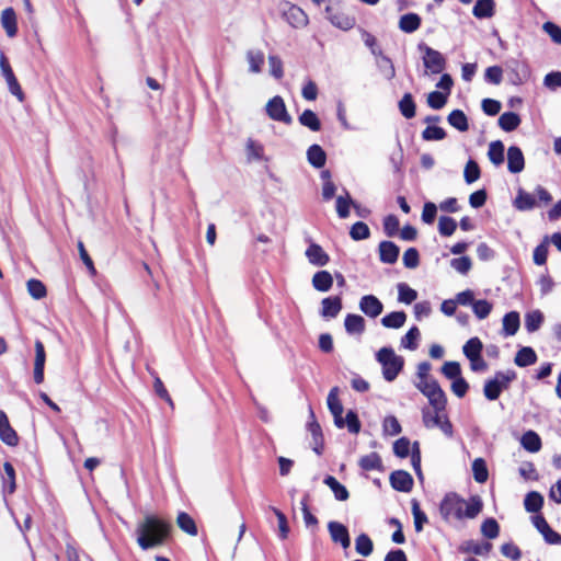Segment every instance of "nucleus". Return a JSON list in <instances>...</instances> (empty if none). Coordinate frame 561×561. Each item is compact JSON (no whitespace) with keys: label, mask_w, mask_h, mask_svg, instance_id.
<instances>
[{"label":"nucleus","mask_w":561,"mask_h":561,"mask_svg":"<svg viewBox=\"0 0 561 561\" xmlns=\"http://www.w3.org/2000/svg\"><path fill=\"white\" fill-rule=\"evenodd\" d=\"M389 480L391 486L399 492H410L413 488V478L404 470L393 471Z\"/></svg>","instance_id":"15"},{"label":"nucleus","mask_w":561,"mask_h":561,"mask_svg":"<svg viewBox=\"0 0 561 561\" xmlns=\"http://www.w3.org/2000/svg\"><path fill=\"white\" fill-rule=\"evenodd\" d=\"M420 330L417 327H412L401 339V346L411 351L417 348V340L420 339Z\"/></svg>","instance_id":"52"},{"label":"nucleus","mask_w":561,"mask_h":561,"mask_svg":"<svg viewBox=\"0 0 561 561\" xmlns=\"http://www.w3.org/2000/svg\"><path fill=\"white\" fill-rule=\"evenodd\" d=\"M171 524L154 514H147L137 524V543L142 550L162 546L170 536Z\"/></svg>","instance_id":"2"},{"label":"nucleus","mask_w":561,"mask_h":561,"mask_svg":"<svg viewBox=\"0 0 561 561\" xmlns=\"http://www.w3.org/2000/svg\"><path fill=\"white\" fill-rule=\"evenodd\" d=\"M339 388L333 387L327 399L328 408L332 415H337L343 413V405L337 397Z\"/></svg>","instance_id":"59"},{"label":"nucleus","mask_w":561,"mask_h":561,"mask_svg":"<svg viewBox=\"0 0 561 561\" xmlns=\"http://www.w3.org/2000/svg\"><path fill=\"white\" fill-rule=\"evenodd\" d=\"M543 505V496L537 491H530L524 500L525 510L529 513H538Z\"/></svg>","instance_id":"39"},{"label":"nucleus","mask_w":561,"mask_h":561,"mask_svg":"<svg viewBox=\"0 0 561 561\" xmlns=\"http://www.w3.org/2000/svg\"><path fill=\"white\" fill-rule=\"evenodd\" d=\"M538 357L535 350L530 346H523L515 355L514 363L518 367H527L534 365Z\"/></svg>","instance_id":"25"},{"label":"nucleus","mask_w":561,"mask_h":561,"mask_svg":"<svg viewBox=\"0 0 561 561\" xmlns=\"http://www.w3.org/2000/svg\"><path fill=\"white\" fill-rule=\"evenodd\" d=\"M542 30L550 36L551 41L561 45V27L553 22H545Z\"/></svg>","instance_id":"64"},{"label":"nucleus","mask_w":561,"mask_h":561,"mask_svg":"<svg viewBox=\"0 0 561 561\" xmlns=\"http://www.w3.org/2000/svg\"><path fill=\"white\" fill-rule=\"evenodd\" d=\"M359 310L369 318H377L383 310L382 302L374 295H365L359 300Z\"/></svg>","instance_id":"11"},{"label":"nucleus","mask_w":561,"mask_h":561,"mask_svg":"<svg viewBox=\"0 0 561 561\" xmlns=\"http://www.w3.org/2000/svg\"><path fill=\"white\" fill-rule=\"evenodd\" d=\"M327 19L334 25L335 27L348 31L355 25V19L351 18L344 13L333 12L331 7L325 8Z\"/></svg>","instance_id":"19"},{"label":"nucleus","mask_w":561,"mask_h":561,"mask_svg":"<svg viewBox=\"0 0 561 561\" xmlns=\"http://www.w3.org/2000/svg\"><path fill=\"white\" fill-rule=\"evenodd\" d=\"M525 168V158L523 151L517 146H511L507 149V169L511 173H519Z\"/></svg>","instance_id":"18"},{"label":"nucleus","mask_w":561,"mask_h":561,"mask_svg":"<svg viewBox=\"0 0 561 561\" xmlns=\"http://www.w3.org/2000/svg\"><path fill=\"white\" fill-rule=\"evenodd\" d=\"M514 206L516 209L520 211H527L538 206V203L534 194H530L519 188L517 192V196L514 201Z\"/></svg>","instance_id":"23"},{"label":"nucleus","mask_w":561,"mask_h":561,"mask_svg":"<svg viewBox=\"0 0 561 561\" xmlns=\"http://www.w3.org/2000/svg\"><path fill=\"white\" fill-rule=\"evenodd\" d=\"M283 19L294 28H304L309 23L307 13L298 5L285 2L280 5Z\"/></svg>","instance_id":"5"},{"label":"nucleus","mask_w":561,"mask_h":561,"mask_svg":"<svg viewBox=\"0 0 561 561\" xmlns=\"http://www.w3.org/2000/svg\"><path fill=\"white\" fill-rule=\"evenodd\" d=\"M4 476L2 477L3 492L12 494L15 491V470L13 466L5 461L3 465Z\"/></svg>","instance_id":"38"},{"label":"nucleus","mask_w":561,"mask_h":561,"mask_svg":"<svg viewBox=\"0 0 561 561\" xmlns=\"http://www.w3.org/2000/svg\"><path fill=\"white\" fill-rule=\"evenodd\" d=\"M356 552L363 557H368L373 553L374 543L368 535L360 534L355 540Z\"/></svg>","instance_id":"46"},{"label":"nucleus","mask_w":561,"mask_h":561,"mask_svg":"<svg viewBox=\"0 0 561 561\" xmlns=\"http://www.w3.org/2000/svg\"><path fill=\"white\" fill-rule=\"evenodd\" d=\"M298 122L301 126L307 127L311 131L321 130V121L312 110H305L299 116Z\"/></svg>","instance_id":"30"},{"label":"nucleus","mask_w":561,"mask_h":561,"mask_svg":"<svg viewBox=\"0 0 561 561\" xmlns=\"http://www.w3.org/2000/svg\"><path fill=\"white\" fill-rule=\"evenodd\" d=\"M543 322V314L540 310H533L525 316V329L533 333L540 329Z\"/></svg>","instance_id":"43"},{"label":"nucleus","mask_w":561,"mask_h":561,"mask_svg":"<svg viewBox=\"0 0 561 561\" xmlns=\"http://www.w3.org/2000/svg\"><path fill=\"white\" fill-rule=\"evenodd\" d=\"M448 95L444 92L433 91L427 95V104L433 110H440L446 105Z\"/></svg>","instance_id":"60"},{"label":"nucleus","mask_w":561,"mask_h":561,"mask_svg":"<svg viewBox=\"0 0 561 561\" xmlns=\"http://www.w3.org/2000/svg\"><path fill=\"white\" fill-rule=\"evenodd\" d=\"M376 360L381 365L382 377L386 381H393L404 367V358L397 355L392 347H381L376 353Z\"/></svg>","instance_id":"3"},{"label":"nucleus","mask_w":561,"mask_h":561,"mask_svg":"<svg viewBox=\"0 0 561 561\" xmlns=\"http://www.w3.org/2000/svg\"><path fill=\"white\" fill-rule=\"evenodd\" d=\"M457 229V222L449 216H440L438 220V232L443 237H450Z\"/></svg>","instance_id":"55"},{"label":"nucleus","mask_w":561,"mask_h":561,"mask_svg":"<svg viewBox=\"0 0 561 561\" xmlns=\"http://www.w3.org/2000/svg\"><path fill=\"white\" fill-rule=\"evenodd\" d=\"M35 360H34V381L41 385L44 381V368L46 362V353L44 344L41 340L35 341Z\"/></svg>","instance_id":"12"},{"label":"nucleus","mask_w":561,"mask_h":561,"mask_svg":"<svg viewBox=\"0 0 561 561\" xmlns=\"http://www.w3.org/2000/svg\"><path fill=\"white\" fill-rule=\"evenodd\" d=\"M415 102L411 93H405L399 101V110L402 116L410 119L415 116Z\"/></svg>","instance_id":"45"},{"label":"nucleus","mask_w":561,"mask_h":561,"mask_svg":"<svg viewBox=\"0 0 561 561\" xmlns=\"http://www.w3.org/2000/svg\"><path fill=\"white\" fill-rule=\"evenodd\" d=\"M342 298L340 296L323 298L320 314L327 319L335 318L342 310Z\"/></svg>","instance_id":"20"},{"label":"nucleus","mask_w":561,"mask_h":561,"mask_svg":"<svg viewBox=\"0 0 561 561\" xmlns=\"http://www.w3.org/2000/svg\"><path fill=\"white\" fill-rule=\"evenodd\" d=\"M308 431L312 436V449L317 455L322 454L323 434L320 424L317 422L312 408H309V421L307 423Z\"/></svg>","instance_id":"9"},{"label":"nucleus","mask_w":561,"mask_h":561,"mask_svg":"<svg viewBox=\"0 0 561 561\" xmlns=\"http://www.w3.org/2000/svg\"><path fill=\"white\" fill-rule=\"evenodd\" d=\"M245 151L249 161H261L264 159L263 145L252 138L247 140Z\"/></svg>","instance_id":"41"},{"label":"nucleus","mask_w":561,"mask_h":561,"mask_svg":"<svg viewBox=\"0 0 561 561\" xmlns=\"http://www.w3.org/2000/svg\"><path fill=\"white\" fill-rule=\"evenodd\" d=\"M482 510L483 502L479 495H472L467 501L456 492H448L439 503V515L448 524L465 518L473 519Z\"/></svg>","instance_id":"1"},{"label":"nucleus","mask_w":561,"mask_h":561,"mask_svg":"<svg viewBox=\"0 0 561 561\" xmlns=\"http://www.w3.org/2000/svg\"><path fill=\"white\" fill-rule=\"evenodd\" d=\"M471 307L474 316L479 320L488 318L492 311V304L486 299L474 300Z\"/></svg>","instance_id":"58"},{"label":"nucleus","mask_w":561,"mask_h":561,"mask_svg":"<svg viewBox=\"0 0 561 561\" xmlns=\"http://www.w3.org/2000/svg\"><path fill=\"white\" fill-rule=\"evenodd\" d=\"M26 286L30 296L36 300H39L47 295L46 286L39 279L31 278L27 280Z\"/></svg>","instance_id":"50"},{"label":"nucleus","mask_w":561,"mask_h":561,"mask_svg":"<svg viewBox=\"0 0 561 561\" xmlns=\"http://www.w3.org/2000/svg\"><path fill=\"white\" fill-rule=\"evenodd\" d=\"M247 60L249 62V71L259 73L264 64V54L261 50H249L247 53Z\"/></svg>","instance_id":"48"},{"label":"nucleus","mask_w":561,"mask_h":561,"mask_svg":"<svg viewBox=\"0 0 561 561\" xmlns=\"http://www.w3.org/2000/svg\"><path fill=\"white\" fill-rule=\"evenodd\" d=\"M491 549H492L491 542L486 541L483 543H479L474 540H466L459 547V551L461 553H472L476 556L486 554L491 551Z\"/></svg>","instance_id":"22"},{"label":"nucleus","mask_w":561,"mask_h":561,"mask_svg":"<svg viewBox=\"0 0 561 561\" xmlns=\"http://www.w3.org/2000/svg\"><path fill=\"white\" fill-rule=\"evenodd\" d=\"M379 260L385 264H394L400 254V248L392 241H381L378 245Z\"/></svg>","instance_id":"17"},{"label":"nucleus","mask_w":561,"mask_h":561,"mask_svg":"<svg viewBox=\"0 0 561 561\" xmlns=\"http://www.w3.org/2000/svg\"><path fill=\"white\" fill-rule=\"evenodd\" d=\"M355 202L351 198L350 194L346 192L345 196H337L336 198V213L337 216L342 219H345L350 216V207L353 206Z\"/></svg>","instance_id":"56"},{"label":"nucleus","mask_w":561,"mask_h":561,"mask_svg":"<svg viewBox=\"0 0 561 561\" xmlns=\"http://www.w3.org/2000/svg\"><path fill=\"white\" fill-rule=\"evenodd\" d=\"M447 122L459 131H467L469 129L468 117L461 110L451 111L447 116Z\"/></svg>","instance_id":"36"},{"label":"nucleus","mask_w":561,"mask_h":561,"mask_svg":"<svg viewBox=\"0 0 561 561\" xmlns=\"http://www.w3.org/2000/svg\"><path fill=\"white\" fill-rule=\"evenodd\" d=\"M176 524L184 533L196 536L198 530L195 520L185 512L179 513Z\"/></svg>","instance_id":"42"},{"label":"nucleus","mask_w":561,"mask_h":561,"mask_svg":"<svg viewBox=\"0 0 561 561\" xmlns=\"http://www.w3.org/2000/svg\"><path fill=\"white\" fill-rule=\"evenodd\" d=\"M430 405L433 408L435 412L446 411L447 405V397L445 391L440 388L434 393H431L426 397Z\"/></svg>","instance_id":"47"},{"label":"nucleus","mask_w":561,"mask_h":561,"mask_svg":"<svg viewBox=\"0 0 561 561\" xmlns=\"http://www.w3.org/2000/svg\"><path fill=\"white\" fill-rule=\"evenodd\" d=\"M350 237L354 241L368 239L370 237V229L365 222L357 221L351 227Z\"/></svg>","instance_id":"57"},{"label":"nucleus","mask_w":561,"mask_h":561,"mask_svg":"<svg viewBox=\"0 0 561 561\" xmlns=\"http://www.w3.org/2000/svg\"><path fill=\"white\" fill-rule=\"evenodd\" d=\"M344 327L348 334H362L365 331V320L359 314L348 313L345 317Z\"/></svg>","instance_id":"29"},{"label":"nucleus","mask_w":561,"mask_h":561,"mask_svg":"<svg viewBox=\"0 0 561 561\" xmlns=\"http://www.w3.org/2000/svg\"><path fill=\"white\" fill-rule=\"evenodd\" d=\"M417 298V293L415 289L411 288L405 283L398 284V300L400 302L410 305Z\"/></svg>","instance_id":"54"},{"label":"nucleus","mask_w":561,"mask_h":561,"mask_svg":"<svg viewBox=\"0 0 561 561\" xmlns=\"http://www.w3.org/2000/svg\"><path fill=\"white\" fill-rule=\"evenodd\" d=\"M328 530L333 542L340 543L344 549L351 545V537L345 525L339 522H329Z\"/></svg>","instance_id":"10"},{"label":"nucleus","mask_w":561,"mask_h":561,"mask_svg":"<svg viewBox=\"0 0 561 561\" xmlns=\"http://www.w3.org/2000/svg\"><path fill=\"white\" fill-rule=\"evenodd\" d=\"M0 69L3 78L7 81L9 91L18 98L19 101L24 100V93L21 89V85L8 61V58L1 51L0 53Z\"/></svg>","instance_id":"8"},{"label":"nucleus","mask_w":561,"mask_h":561,"mask_svg":"<svg viewBox=\"0 0 561 561\" xmlns=\"http://www.w3.org/2000/svg\"><path fill=\"white\" fill-rule=\"evenodd\" d=\"M411 510L414 518V528L416 533L423 530L424 524L428 522L426 514L421 510L420 503L416 500H412Z\"/></svg>","instance_id":"51"},{"label":"nucleus","mask_w":561,"mask_h":561,"mask_svg":"<svg viewBox=\"0 0 561 561\" xmlns=\"http://www.w3.org/2000/svg\"><path fill=\"white\" fill-rule=\"evenodd\" d=\"M419 49L424 53L423 64L433 75L440 73L446 67V59L442 53L427 46L424 43L419 44Z\"/></svg>","instance_id":"7"},{"label":"nucleus","mask_w":561,"mask_h":561,"mask_svg":"<svg viewBox=\"0 0 561 561\" xmlns=\"http://www.w3.org/2000/svg\"><path fill=\"white\" fill-rule=\"evenodd\" d=\"M415 387L425 397L430 396L431 393H434L435 391L442 388L437 380L434 378L419 380L417 382H415Z\"/></svg>","instance_id":"62"},{"label":"nucleus","mask_w":561,"mask_h":561,"mask_svg":"<svg viewBox=\"0 0 561 561\" xmlns=\"http://www.w3.org/2000/svg\"><path fill=\"white\" fill-rule=\"evenodd\" d=\"M421 18L416 13L403 14L399 20V28L408 34L414 33L421 26Z\"/></svg>","instance_id":"27"},{"label":"nucleus","mask_w":561,"mask_h":561,"mask_svg":"<svg viewBox=\"0 0 561 561\" xmlns=\"http://www.w3.org/2000/svg\"><path fill=\"white\" fill-rule=\"evenodd\" d=\"M493 0H478L472 9V14L477 19H488L494 14Z\"/></svg>","instance_id":"37"},{"label":"nucleus","mask_w":561,"mask_h":561,"mask_svg":"<svg viewBox=\"0 0 561 561\" xmlns=\"http://www.w3.org/2000/svg\"><path fill=\"white\" fill-rule=\"evenodd\" d=\"M377 66L387 80H392L396 77L393 62L388 56H381L380 60L377 62Z\"/></svg>","instance_id":"63"},{"label":"nucleus","mask_w":561,"mask_h":561,"mask_svg":"<svg viewBox=\"0 0 561 561\" xmlns=\"http://www.w3.org/2000/svg\"><path fill=\"white\" fill-rule=\"evenodd\" d=\"M516 377V373L512 369L496 371L492 378L486 379L484 382V397L489 401L497 400L501 393L510 388Z\"/></svg>","instance_id":"4"},{"label":"nucleus","mask_w":561,"mask_h":561,"mask_svg":"<svg viewBox=\"0 0 561 561\" xmlns=\"http://www.w3.org/2000/svg\"><path fill=\"white\" fill-rule=\"evenodd\" d=\"M480 530L486 539H495L500 535V525L495 518L488 517L482 522Z\"/></svg>","instance_id":"44"},{"label":"nucleus","mask_w":561,"mask_h":561,"mask_svg":"<svg viewBox=\"0 0 561 561\" xmlns=\"http://www.w3.org/2000/svg\"><path fill=\"white\" fill-rule=\"evenodd\" d=\"M499 126L506 133H511L518 128L522 119L517 113L505 112L499 117Z\"/></svg>","instance_id":"31"},{"label":"nucleus","mask_w":561,"mask_h":561,"mask_svg":"<svg viewBox=\"0 0 561 561\" xmlns=\"http://www.w3.org/2000/svg\"><path fill=\"white\" fill-rule=\"evenodd\" d=\"M473 478L478 483H484L489 478V471L484 459L477 458L472 462Z\"/></svg>","instance_id":"53"},{"label":"nucleus","mask_w":561,"mask_h":561,"mask_svg":"<svg viewBox=\"0 0 561 561\" xmlns=\"http://www.w3.org/2000/svg\"><path fill=\"white\" fill-rule=\"evenodd\" d=\"M333 285V277L328 271H318L312 277V286L321 293H327Z\"/></svg>","instance_id":"28"},{"label":"nucleus","mask_w":561,"mask_h":561,"mask_svg":"<svg viewBox=\"0 0 561 561\" xmlns=\"http://www.w3.org/2000/svg\"><path fill=\"white\" fill-rule=\"evenodd\" d=\"M266 115L275 122L290 125L293 117L288 113L284 99L280 95H275L265 105Z\"/></svg>","instance_id":"6"},{"label":"nucleus","mask_w":561,"mask_h":561,"mask_svg":"<svg viewBox=\"0 0 561 561\" xmlns=\"http://www.w3.org/2000/svg\"><path fill=\"white\" fill-rule=\"evenodd\" d=\"M507 67L511 70V80L514 84L524 83L530 76L529 67L525 61L511 59L507 61Z\"/></svg>","instance_id":"13"},{"label":"nucleus","mask_w":561,"mask_h":561,"mask_svg":"<svg viewBox=\"0 0 561 561\" xmlns=\"http://www.w3.org/2000/svg\"><path fill=\"white\" fill-rule=\"evenodd\" d=\"M520 444L527 451L537 453L541 448V438L536 432L527 431L523 434Z\"/></svg>","instance_id":"34"},{"label":"nucleus","mask_w":561,"mask_h":561,"mask_svg":"<svg viewBox=\"0 0 561 561\" xmlns=\"http://www.w3.org/2000/svg\"><path fill=\"white\" fill-rule=\"evenodd\" d=\"M502 322H503L502 334L504 336H513L517 333V331L520 327L519 313L517 311L507 312L503 317Z\"/></svg>","instance_id":"21"},{"label":"nucleus","mask_w":561,"mask_h":561,"mask_svg":"<svg viewBox=\"0 0 561 561\" xmlns=\"http://www.w3.org/2000/svg\"><path fill=\"white\" fill-rule=\"evenodd\" d=\"M305 254L308 262L314 266H325L330 261L329 254L321 245L314 242H310Z\"/></svg>","instance_id":"16"},{"label":"nucleus","mask_w":561,"mask_h":561,"mask_svg":"<svg viewBox=\"0 0 561 561\" xmlns=\"http://www.w3.org/2000/svg\"><path fill=\"white\" fill-rule=\"evenodd\" d=\"M482 350L483 344L477 336L469 339L462 346V352L468 359L481 355Z\"/></svg>","instance_id":"49"},{"label":"nucleus","mask_w":561,"mask_h":561,"mask_svg":"<svg viewBox=\"0 0 561 561\" xmlns=\"http://www.w3.org/2000/svg\"><path fill=\"white\" fill-rule=\"evenodd\" d=\"M0 439L11 447L19 444V436L10 425L9 419L2 410H0Z\"/></svg>","instance_id":"14"},{"label":"nucleus","mask_w":561,"mask_h":561,"mask_svg":"<svg viewBox=\"0 0 561 561\" xmlns=\"http://www.w3.org/2000/svg\"><path fill=\"white\" fill-rule=\"evenodd\" d=\"M307 160L316 169H321L325 165L327 153L321 146L313 144L307 150Z\"/></svg>","instance_id":"24"},{"label":"nucleus","mask_w":561,"mask_h":561,"mask_svg":"<svg viewBox=\"0 0 561 561\" xmlns=\"http://www.w3.org/2000/svg\"><path fill=\"white\" fill-rule=\"evenodd\" d=\"M359 467L365 471H381L382 470V461L379 454L373 451L368 455L363 456L358 461Z\"/></svg>","instance_id":"35"},{"label":"nucleus","mask_w":561,"mask_h":561,"mask_svg":"<svg viewBox=\"0 0 561 561\" xmlns=\"http://www.w3.org/2000/svg\"><path fill=\"white\" fill-rule=\"evenodd\" d=\"M480 175H481V172H480L479 164L474 160L470 159L465 167V171H463L465 181L468 184H471V183L476 182L477 180H479Z\"/></svg>","instance_id":"61"},{"label":"nucleus","mask_w":561,"mask_h":561,"mask_svg":"<svg viewBox=\"0 0 561 561\" xmlns=\"http://www.w3.org/2000/svg\"><path fill=\"white\" fill-rule=\"evenodd\" d=\"M323 483L331 489L337 501H346L350 497L347 489L340 483L333 476H327Z\"/></svg>","instance_id":"32"},{"label":"nucleus","mask_w":561,"mask_h":561,"mask_svg":"<svg viewBox=\"0 0 561 561\" xmlns=\"http://www.w3.org/2000/svg\"><path fill=\"white\" fill-rule=\"evenodd\" d=\"M1 24L9 37H13L18 33L16 15L12 8H7L1 13Z\"/></svg>","instance_id":"26"},{"label":"nucleus","mask_w":561,"mask_h":561,"mask_svg":"<svg viewBox=\"0 0 561 561\" xmlns=\"http://www.w3.org/2000/svg\"><path fill=\"white\" fill-rule=\"evenodd\" d=\"M505 148L501 140H494L489 145L488 157L494 165H501L504 162Z\"/></svg>","instance_id":"40"},{"label":"nucleus","mask_w":561,"mask_h":561,"mask_svg":"<svg viewBox=\"0 0 561 561\" xmlns=\"http://www.w3.org/2000/svg\"><path fill=\"white\" fill-rule=\"evenodd\" d=\"M407 321L404 311H392L381 318V324L388 329H400Z\"/></svg>","instance_id":"33"}]
</instances>
